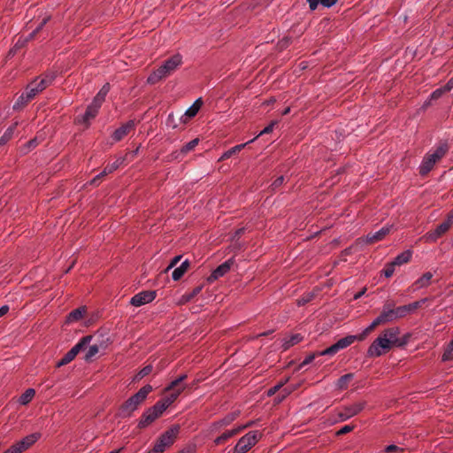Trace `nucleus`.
<instances>
[{
  "mask_svg": "<svg viewBox=\"0 0 453 453\" xmlns=\"http://www.w3.org/2000/svg\"><path fill=\"white\" fill-rule=\"evenodd\" d=\"M181 64L182 58L179 54L167 58L157 69L150 74L147 82L150 84L157 83L161 80L170 76Z\"/></svg>",
  "mask_w": 453,
  "mask_h": 453,
  "instance_id": "nucleus-1",
  "label": "nucleus"
},
{
  "mask_svg": "<svg viewBox=\"0 0 453 453\" xmlns=\"http://www.w3.org/2000/svg\"><path fill=\"white\" fill-rule=\"evenodd\" d=\"M152 365H149L144 366L135 376L136 380H141L143 377L149 375L152 372Z\"/></svg>",
  "mask_w": 453,
  "mask_h": 453,
  "instance_id": "nucleus-42",
  "label": "nucleus"
},
{
  "mask_svg": "<svg viewBox=\"0 0 453 453\" xmlns=\"http://www.w3.org/2000/svg\"><path fill=\"white\" fill-rule=\"evenodd\" d=\"M135 123L134 120H129L123 124L120 127L116 129L112 134V139L114 142L121 141L126 135H127L132 130H134Z\"/></svg>",
  "mask_w": 453,
  "mask_h": 453,
  "instance_id": "nucleus-16",
  "label": "nucleus"
},
{
  "mask_svg": "<svg viewBox=\"0 0 453 453\" xmlns=\"http://www.w3.org/2000/svg\"><path fill=\"white\" fill-rule=\"evenodd\" d=\"M251 425H252V422H250V423H248L245 426H238L237 428L226 431L220 436L217 437L214 440V443L216 445L222 444L225 441H226L228 439H230L231 437H233V436L236 435L237 434L241 433L243 429L250 426Z\"/></svg>",
  "mask_w": 453,
  "mask_h": 453,
  "instance_id": "nucleus-17",
  "label": "nucleus"
},
{
  "mask_svg": "<svg viewBox=\"0 0 453 453\" xmlns=\"http://www.w3.org/2000/svg\"><path fill=\"white\" fill-rule=\"evenodd\" d=\"M442 88L446 92L450 91L453 88V78H451Z\"/></svg>",
  "mask_w": 453,
  "mask_h": 453,
  "instance_id": "nucleus-62",
  "label": "nucleus"
},
{
  "mask_svg": "<svg viewBox=\"0 0 453 453\" xmlns=\"http://www.w3.org/2000/svg\"><path fill=\"white\" fill-rule=\"evenodd\" d=\"M337 1L338 0H307V3L309 4L310 9L314 11L319 4L324 7H331L335 4Z\"/></svg>",
  "mask_w": 453,
  "mask_h": 453,
  "instance_id": "nucleus-27",
  "label": "nucleus"
},
{
  "mask_svg": "<svg viewBox=\"0 0 453 453\" xmlns=\"http://www.w3.org/2000/svg\"><path fill=\"white\" fill-rule=\"evenodd\" d=\"M259 431H250L243 435L233 449V453H246L261 439Z\"/></svg>",
  "mask_w": 453,
  "mask_h": 453,
  "instance_id": "nucleus-5",
  "label": "nucleus"
},
{
  "mask_svg": "<svg viewBox=\"0 0 453 453\" xmlns=\"http://www.w3.org/2000/svg\"><path fill=\"white\" fill-rule=\"evenodd\" d=\"M365 405L366 402L363 401L345 406L342 411L339 412V418L341 421H345L350 418L351 417L358 414L365 409Z\"/></svg>",
  "mask_w": 453,
  "mask_h": 453,
  "instance_id": "nucleus-11",
  "label": "nucleus"
},
{
  "mask_svg": "<svg viewBox=\"0 0 453 453\" xmlns=\"http://www.w3.org/2000/svg\"><path fill=\"white\" fill-rule=\"evenodd\" d=\"M99 352V347L96 344L89 346L84 358L86 361H89Z\"/></svg>",
  "mask_w": 453,
  "mask_h": 453,
  "instance_id": "nucleus-41",
  "label": "nucleus"
},
{
  "mask_svg": "<svg viewBox=\"0 0 453 453\" xmlns=\"http://www.w3.org/2000/svg\"><path fill=\"white\" fill-rule=\"evenodd\" d=\"M385 451L387 453H393V452H403V448H400L396 445H388L386 449H385Z\"/></svg>",
  "mask_w": 453,
  "mask_h": 453,
  "instance_id": "nucleus-55",
  "label": "nucleus"
},
{
  "mask_svg": "<svg viewBox=\"0 0 453 453\" xmlns=\"http://www.w3.org/2000/svg\"><path fill=\"white\" fill-rule=\"evenodd\" d=\"M86 307L85 306H81V307H79L73 311H72L67 318H66V323H73V322H76V321H79L80 319H82L83 315L86 313Z\"/></svg>",
  "mask_w": 453,
  "mask_h": 453,
  "instance_id": "nucleus-22",
  "label": "nucleus"
},
{
  "mask_svg": "<svg viewBox=\"0 0 453 453\" xmlns=\"http://www.w3.org/2000/svg\"><path fill=\"white\" fill-rule=\"evenodd\" d=\"M375 328L374 327H372V324L367 326L363 332L362 334H360L359 335H356L357 336V340L358 341H363L366 338V336L372 333Z\"/></svg>",
  "mask_w": 453,
  "mask_h": 453,
  "instance_id": "nucleus-50",
  "label": "nucleus"
},
{
  "mask_svg": "<svg viewBox=\"0 0 453 453\" xmlns=\"http://www.w3.org/2000/svg\"><path fill=\"white\" fill-rule=\"evenodd\" d=\"M29 101H26V92L22 93L13 105V109H19L25 106Z\"/></svg>",
  "mask_w": 453,
  "mask_h": 453,
  "instance_id": "nucleus-46",
  "label": "nucleus"
},
{
  "mask_svg": "<svg viewBox=\"0 0 453 453\" xmlns=\"http://www.w3.org/2000/svg\"><path fill=\"white\" fill-rule=\"evenodd\" d=\"M288 381V379L284 381H280L279 382L278 384H276L274 387L271 388L270 389H268L267 391V395L269 396H272L274 394H276L277 392H279L282 388L283 386L285 385V383Z\"/></svg>",
  "mask_w": 453,
  "mask_h": 453,
  "instance_id": "nucleus-43",
  "label": "nucleus"
},
{
  "mask_svg": "<svg viewBox=\"0 0 453 453\" xmlns=\"http://www.w3.org/2000/svg\"><path fill=\"white\" fill-rule=\"evenodd\" d=\"M152 391L150 385L142 387L136 394L129 397L119 408L121 417L130 416L138 406L146 399L147 395Z\"/></svg>",
  "mask_w": 453,
  "mask_h": 453,
  "instance_id": "nucleus-3",
  "label": "nucleus"
},
{
  "mask_svg": "<svg viewBox=\"0 0 453 453\" xmlns=\"http://www.w3.org/2000/svg\"><path fill=\"white\" fill-rule=\"evenodd\" d=\"M303 336L300 334H296L291 335L289 338L286 339L282 344V348L284 350L288 349L290 347L297 344L303 340Z\"/></svg>",
  "mask_w": 453,
  "mask_h": 453,
  "instance_id": "nucleus-29",
  "label": "nucleus"
},
{
  "mask_svg": "<svg viewBox=\"0 0 453 453\" xmlns=\"http://www.w3.org/2000/svg\"><path fill=\"white\" fill-rule=\"evenodd\" d=\"M40 437L41 434L39 433L31 434L17 442L16 445L20 449V452H23L31 447Z\"/></svg>",
  "mask_w": 453,
  "mask_h": 453,
  "instance_id": "nucleus-18",
  "label": "nucleus"
},
{
  "mask_svg": "<svg viewBox=\"0 0 453 453\" xmlns=\"http://www.w3.org/2000/svg\"><path fill=\"white\" fill-rule=\"evenodd\" d=\"M412 256V252L411 250H405L403 253L399 254L394 260L393 263L396 266H400L403 264L408 263Z\"/></svg>",
  "mask_w": 453,
  "mask_h": 453,
  "instance_id": "nucleus-28",
  "label": "nucleus"
},
{
  "mask_svg": "<svg viewBox=\"0 0 453 453\" xmlns=\"http://www.w3.org/2000/svg\"><path fill=\"white\" fill-rule=\"evenodd\" d=\"M391 229H392V226H383L382 228H380L379 231H377L375 233L368 234L365 237V242L367 244H372L379 241H381L382 239H384V237L386 235H388L390 233ZM364 242V240H362V239L357 240V242Z\"/></svg>",
  "mask_w": 453,
  "mask_h": 453,
  "instance_id": "nucleus-14",
  "label": "nucleus"
},
{
  "mask_svg": "<svg viewBox=\"0 0 453 453\" xmlns=\"http://www.w3.org/2000/svg\"><path fill=\"white\" fill-rule=\"evenodd\" d=\"M187 374L180 375L174 380H173L168 387L165 388V392L170 402L173 403L178 396L188 388V385L184 383L187 379Z\"/></svg>",
  "mask_w": 453,
  "mask_h": 453,
  "instance_id": "nucleus-7",
  "label": "nucleus"
},
{
  "mask_svg": "<svg viewBox=\"0 0 453 453\" xmlns=\"http://www.w3.org/2000/svg\"><path fill=\"white\" fill-rule=\"evenodd\" d=\"M203 286L200 285L196 287L191 292L185 293L181 296L180 298L178 303L180 305L186 304L187 303L190 302L195 296H196L203 289Z\"/></svg>",
  "mask_w": 453,
  "mask_h": 453,
  "instance_id": "nucleus-26",
  "label": "nucleus"
},
{
  "mask_svg": "<svg viewBox=\"0 0 453 453\" xmlns=\"http://www.w3.org/2000/svg\"><path fill=\"white\" fill-rule=\"evenodd\" d=\"M181 259V256H176L174 257L169 265L167 266L166 270H170L171 268L174 267Z\"/></svg>",
  "mask_w": 453,
  "mask_h": 453,
  "instance_id": "nucleus-58",
  "label": "nucleus"
},
{
  "mask_svg": "<svg viewBox=\"0 0 453 453\" xmlns=\"http://www.w3.org/2000/svg\"><path fill=\"white\" fill-rule=\"evenodd\" d=\"M449 151V145L447 142H440L434 150H430L423 158L419 166V173L422 176L426 175L434 167V165L440 161Z\"/></svg>",
  "mask_w": 453,
  "mask_h": 453,
  "instance_id": "nucleus-2",
  "label": "nucleus"
},
{
  "mask_svg": "<svg viewBox=\"0 0 453 453\" xmlns=\"http://www.w3.org/2000/svg\"><path fill=\"white\" fill-rule=\"evenodd\" d=\"M199 143V139L196 138L183 145L180 149L182 154L185 156L191 150H193Z\"/></svg>",
  "mask_w": 453,
  "mask_h": 453,
  "instance_id": "nucleus-36",
  "label": "nucleus"
},
{
  "mask_svg": "<svg viewBox=\"0 0 453 453\" xmlns=\"http://www.w3.org/2000/svg\"><path fill=\"white\" fill-rule=\"evenodd\" d=\"M394 345L381 334L369 347L368 355L370 357H380L388 351Z\"/></svg>",
  "mask_w": 453,
  "mask_h": 453,
  "instance_id": "nucleus-8",
  "label": "nucleus"
},
{
  "mask_svg": "<svg viewBox=\"0 0 453 453\" xmlns=\"http://www.w3.org/2000/svg\"><path fill=\"white\" fill-rule=\"evenodd\" d=\"M319 352L320 351H318L307 356L305 359L302 362L301 367H303L304 365L311 364L315 359L316 357H320L321 355H319Z\"/></svg>",
  "mask_w": 453,
  "mask_h": 453,
  "instance_id": "nucleus-49",
  "label": "nucleus"
},
{
  "mask_svg": "<svg viewBox=\"0 0 453 453\" xmlns=\"http://www.w3.org/2000/svg\"><path fill=\"white\" fill-rule=\"evenodd\" d=\"M203 105L202 98H198L195 101V103L186 111L185 116L188 118L195 117L201 106Z\"/></svg>",
  "mask_w": 453,
  "mask_h": 453,
  "instance_id": "nucleus-30",
  "label": "nucleus"
},
{
  "mask_svg": "<svg viewBox=\"0 0 453 453\" xmlns=\"http://www.w3.org/2000/svg\"><path fill=\"white\" fill-rule=\"evenodd\" d=\"M393 313L395 319H398L405 317L407 314L411 313L408 308V305H403L399 307H395V303H393Z\"/></svg>",
  "mask_w": 453,
  "mask_h": 453,
  "instance_id": "nucleus-31",
  "label": "nucleus"
},
{
  "mask_svg": "<svg viewBox=\"0 0 453 453\" xmlns=\"http://www.w3.org/2000/svg\"><path fill=\"white\" fill-rule=\"evenodd\" d=\"M75 358V356L70 350L57 363L58 367L69 364Z\"/></svg>",
  "mask_w": 453,
  "mask_h": 453,
  "instance_id": "nucleus-40",
  "label": "nucleus"
},
{
  "mask_svg": "<svg viewBox=\"0 0 453 453\" xmlns=\"http://www.w3.org/2000/svg\"><path fill=\"white\" fill-rule=\"evenodd\" d=\"M165 448L166 447L164 444L160 443L159 441H157L153 447V450H155L157 453H163Z\"/></svg>",
  "mask_w": 453,
  "mask_h": 453,
  "instance_id": "nucleus-57",
  "label": "nucleus"
},
{
  "mask_svg": "<svg viewBox=\"0 0 453 453\" xmlns=\"http://www.w3.org/2000/svg\"><path fill=\"white\" fill-rule=\"evenodd\" d=\"M399 329L397 327H390L383 331L382 334L388 338L394 346H402L403 342L400 341Z\"/></svg>",
  "mask_w": 453,
  "mask_h": 453,
  "instance_id": "nucleus-19",
  "label": "nucleus"
},
{
  "mask_svg": "<svg viewBox=\"0 0 453 453\" xmlns=\"http://www.w3.org/2000/svg\"><path fill=\"white\" fill-rule=\"evenodd\" d=\"M35 395V389L28 388L19 396V403L22 405H26L34 398Z\"/></svg>",
  "mask_w": 453,
  "mask_h": 453,
  "instance_id": "nucleus-32",
  "label": "nucleus"
},
{
  "mask_svg": "<svg viewBox=\"0 0 453 453\" xmlns=\"http://www.w3.org/2000/svg\"><path fill=\"white\" fill-rule=\"evenodd\" d=\"M443 361L453 360V340L448 344L442 355Z\"/></svg>",
  "mask_w": 453,
  "mask_h": 453,
  "instance_id": "nucleus-39",
  "label": "nucleus"
},
{
  "mask_svg": "<svg viewBox=\"0 0 453 453\" xmlns=\"http://www.w3.org/2000/svg\"><path fill=\"white\" fill-rule=\"evenodd\" d=\"M395 266L396 265L393 263V261L391 263L387 264L385 269L383 270L384 275L387 278L391 277L394 274Z\"/></svg>",
  "mask_w": 453,
  "mask_h": 453,
  "instance_id": "nucleus-44",
  "label": "nucleus"
},
{
  "mask_svg": "<svg viewBox=\"0 0 453 453\" xmlns=\"http://www.w3.org/2000/svg\"><path fill=\"white\" fill-rule=\"evenodd\" d=\"M184 155L182 154L181 150H176V151H173L172 154H170L168 156L169 157V161H173V160H181L183 158Z\"/></svg>",
  "mask_w": 453,
  "mask_h": 453,
  "instance_id": "nucleus-53",
  "label": "nucleus"
},
{
  "mask_svg": "<svg viewBox=\"0 0 453 453\" xmlns=\"http://www.w3.org/2000/svg\"><path fill=\"white\" fill-rule=\"evenodd\" d=\"M17 126H18V122H15L11 127H9L6 129V131L4 132V134L1 136L2 141L5 142L10 141L12 139V137L13 136L14 130H15Z\"/></svg>",
  "mask_w": 453,
  "mask_h": 453,
  "instance_id": "nucleus-38",
  "label": "nucleus"
},
{
  "mask_svg": "<svg viewBox=\"0 0 453 453\" xmlns=\"http://www.w3.org/2000/svg\"><path fill=\"white\" fill-rule=\"evenodd\" d=\"M234 420V417H226L219 421L220 426H227Z\"/></svg>",
  "mask_w": 453,
  "mask_h": 453,
  "instance_id": "nucleus-63",
  "label": "nucleus"
},
{
  "mask_svg": "<svg viewBox=\"0 0 453 453\" xmlns=\"http://www.w3.org/2000/svg\"><path fill=\"white\" fill-rule=\"evenodd\" d=\"M355 426H351V425H346L344 426H342L337 433L336 434L337 435H342V434H346L349 432H351L353 429H354Z\"/></svg>",
  "mask_w": 453,
  "mask_h": 453,
  "instance_id": "nucleus-54",
  "label": "nucleus"
},
{
  "mask_svg": "<svg viewBox=\"0 0 453 453\" xmlns=\"http://www.w3.org/2000/svg\"><path fill=\"white\" fill-rule=\"evenodd\" d=\"M157 413L152 411V409L149 408L142 416L138 426L140 428H144L151 424L154 420L157 418Z\"/></svg>",
  "mask_w": 453,
  "mask_h": 453,
  "instance_id": "nucleus-20",
  "label": "nucleus"
},
{
  "mask_svg": "<svg viewBox=\"0 0 453 453\" xmlns=\"http://www.w3.org/2000/svg\"><path fill=\"white\" fill-rule=\"evenodd\" d=\"M277 124L276 121H272L267 127H265L259 134L258 136L267 134L273 132L274 126Z\"/></svg>",
  "mask_w": 453,
  "mask_h": 453,
  "instance_id": "nucleus-52",
  "label": "nucleus"
},
{
  "mask_svg": "<svg viewBox=\"0 0 453 453\" xmlns=\"http://www.w3.org/2000/svg\"><path fill=\"white\" fill-rule=\"evenodd\" d=\"M156 296L157 292L154 290L142 291L131 298L130 303L135 307H140L152 302Z\"/></svg>",
  "mask_w": 453,
  "mask_h": 453,
  "instance_id": "nucleus-12",
  "label": "nucleus"
},
{
  "mask_svg": "<svg viewBox=\"0 0 453 453\" xmlns=\"http://www.w3.org/2000/svg\"><path fill=\"white\" fill-rule=\"evenodd\" d=\"M97 113L98 110L89 104L79 122L85 124L86 127H88L89 126V121L93 119L97 115Z\"/></svg>",
  "mask_w": 453,
  "mask_h": 453,
  "instance_id": "nucleus-23",
  "label": "nucleus"
},
{
  "mask_svg": "<svg viewBox=\"0 0 453 453\" xmlns=\"http://www.w3.org/2000/svg\"><path fill=\"white\" fill-rule=\"evenodd\" d=\"M292 392V388H284L280 390V393L277 396L278 402H281L285 399L290 393Z\"/></svg>",
  "mask_w": 453,
  "mask_h": 453,
  "instance_id": "nucleus-47",
  "label": "nucleus"
},
{
  "mask_svg": "<svg viewBox=\"0 0 453 453\" xmlns=\"http://www.w3.org/2000/svg\"><path fill=\"white\" fill-rule=\"evenodd\" d=\"M234 263V259L233 257L225 261L211 273V274L207 278V281L209 283H212L216 280L226 275L230 271Z\"/></svg>",
  "mask_w": 453,
  "mask_h": 453,
  "instance_id": "nucleus-13",
  "label": "nucleus"
},
{
  "mask_svg": "<svg viewBox=\"0 0 453 453\" xmlns=\"http://www.w3.org/2000/svg\"><path fill=\"white\" fill-rule=\"evenodd\" d=\"M311 296H307V297H302L298 300V305H304L306 304L308 302H310Z\"/></svg>",
  "mask_w": 453,
  "mask_h": 453,
  "instance_id": "nucleus-64",
  "label": "nucleus"
},
{
  "mask_svg": "<svg viewBox=\"0 0 453 453\" xmlns=\"http://www.w3.org/2000/svg\"><path fill=\"white\" fill-rule=\"evenodd\" d=\"M190 266V263L188 259L183 261L181 265L175 268L172 273V278L173 280H179L184 275V273L188 271Z\"/></svg>",
  "mask_w": 453,
  "mask_h": 453,
  "instance_id": "nucleus-24",
  "label": "nucleus"
},
{
  "mask_svg": "<svg viewBox=\"0 0 453 453\" xmlns=\"http://www.w3.org/2000/svg\"><path fill=\"white\" fill-rule=\"evenodd\" d=\"M446 91L444 90V88L441 87V88H439L437 89H435L430 96V99L431 100H437L439 99L443 94H445Z\"/></svg>",
  "mask_w": 453,
  "mask_h": 453,
  "instance_id": "nucleus-51",
  "label": "nucleus"
},
{
  "mask_svg": "<svg viewBox=\"0 0 453 453\" xmlns=\"http://www.w3.org/2000/svg\"><path fill=\"white\" fill-rule=\"evenodd\" d=\"M4 453H21L19 447H17L16 444L12 445L11 448H9L7 450H5Z\"/></svg>",
  "mask_w": 453,
  "mask_h": 453,
  "instance_id": "nucleus-60",
  "label": "nucleus"
},
{
  "mask_svg": "<svg viewBox=\"0 0 453 453\" xmlns=\"http://www.w3.org/2000/svg\"><path fill=\"white\" fill-rule=\"evenodd\" d=\"M453 225V210L449 212L446 219L439 224L433 231H429L424 236L426 242H434L441 237Z\"/></svg>",
  "mask_w": 453,
  "mask_h": 453,
  "instance_id": "nucleus-6",
  "label": "nucleus"
},
{
  "mask_svg": "<svg viewBox=\"0 0 453 453\" xmlns=\"http://www.w3.org/2000/svg\"><path fill=\"white\" fill-rule=\"evenodd\" d=\"M173 403L170 402L168 397L165 395L161 400L157 401L154 406L150 407L152 409V411L157 413V417H160L163 412L172 404Z\"/></svg>",
  "mask_w": 453,
  "mask_h": 453,
  "instance_id": "nucleus-21",
  "label": "nucleus"
},
{
  "mask_svg": "<svg viewBox=\"0 0 453 453\" xmlns=\"http://www.w3.org/2000/svg\"><path fill=\"white\" fill-rule=\"evenodd\" d=\"M433 278V273L430 272H427L424 273L419 279H418L415 282V284L418 288H425L427 287L430 284V280Z\"/></svg>",
  "mask_w": 453,
  "mask_h": 453,
  "instance_id": "nucleus-34",
  "label": "nucleus"
},
{
  "mask_svg": "<svg viewBox=\"0 0 453 453\" xmlns=\"http://www.w3.org/2000/svg\"><path fill=\"white\" fill-rule=\"evenodd\" d=\"M353 373H347L341 376L336 383L339 389H345L348 387L349 382L353 379Z\"/></svg>",
  "mask_w": 453,
  "mask_h": 453,
  "instance_id": "nucleus-33",
  "label": "nucleus"
},
{
  "mask_svg": "<svg viewBox=\"0 0 453 453\" xmlns=\"http://www.w3.org/2000/svg\"><path fill=\"white\" fill-rule=\"evenodd\" d=\"M426 301H427V299L424 298V299H421L419 301H417V302L411 303L410 304H407L408 308L410 310V312H411V311H415L416 309L421 307L422 304L425 303Z\"/></svg>",
  "mask_w": 453,
  "mask_h": 453,
  "instance_id": "nucleus-48",
  "label": "nucleus"
},
{
  "mask_svg": "<svg viewBox=\"0 0 453 453\" xmlns=\"http://www.w3.org/2000/svg\"><path fill=\"white\" fill-rule=\"evenodd\" d=\"M249 142L242 143L239 145H236L230 150H226L220 157L221 160L227 159L231 157L233 155H234L237 152H240Z\"/></svg>",
  "mask_w": 453,
  "mask_h": 453,
  "instance_id": "nucleus-35",
  "label": "nucleus"
},
{
  "mask_svg": "<svg viewBox=\"0 0 453 453\" xmlns=\"http://www.w3.org/2000/svg\"><path fill=\"white\" fill-rule=\"evenodd\" d=\"M50 19V16L44 17L43 19L42 20V22L40 23V25L36 27V31H40Z\"/></svg>",
  "mask_w": 453,
  "mask_h": 453,
  "instance_id": "nucleus-61",
  "label": "nucleus"
},
{
  "mask_svg": "<svg viewBox=\"0 0 453 453\" xmlns=\"http://www.w3.org/2000/svg\"><path fill=\"white\" fill-rule=\"evenodd\" d=\"M284 176H280L278 177L272 184V188L273 190L277 189L278 188H280L283 182H284Z\"/></svg>",
  "mask_w": 453,
  "mask_h": 453,
  "instance_id": "nucleus-56",
  "label": "nucleus"
},
{
  "mask_svg": "<svg viewBox=\"0 0 453 453\" xmlns=\"http://www.w3.org/2000/svg\"><path fill=\"white\" fill-rule=\"evenodd\" d=\"M92 336L87 335L82 337L71 349L70 352H73V354L76 357L77 354L84 349L91 342Z\"/></svg>",
  "mask_w": 453,
  "mask_h": 453,
  "instance_id": "nucleus-25",
  "label": "nucleus"
},
{
  "mask_svg": "<svg viewBox=\"0 0 453 453\" xmlns=\"http://www.w3.org/2000/svg\"><path fill=\"white\" fill-rule=\"evenodd\" d=\"M125 162V157H119L115 162H113L111 165H108L105 166V173H113L115 170H117L120 165H122Z\"/></svg>",
  "mask_w": 453,
  "mask_h": 453,
  "instance_id": "nucleus-37",
  "label": "nucleus"
},
{
  "mask_svg": "<svg viewBox=\"0 0 453 453\" xmlns=\"http://www.w3.org/2000/svg\"><path fill=\"white\" fill-rule=\"evenodd\" d=\"M357 340L356 335H348L344 338L340 339L334 344L326 348V349L319 352V355L334 356L341 349H343L351 345Z\"/></svg>",
  "mask_w": 453,
  "mask_h": 453,
  "instance_id": "nucleus-10",
  "label": "nucleus"
},
{
  "mask_svg": "<svg viewBox=\"0 0 453 453\" xmlns=\"http://www.w3.org/2000/svg\"><path fill=\"white\" fill-rule=\"evenodd\" d=\"M56 75L53 73H47L38 81L34 80L26 88V101H31L35 96L44 90L48 86L51 84Z\"/></svg>",
  "mask_w": 453,
  "mask_h": 453,
  "instance_id": "nucleus-4",
  "label": "nucleus"
},
{
  "mask_svg": "<svg viewBox=\"0 0 453 453\" xmlns=\"http://www.w3.org/2000/svg\"><path fill=\"white\" fill-rule=\"evenodd\" d=\"M179 431L180 426H173L170 429L165 431L157 441H159L160 443L164 444L167 448L174 442V440L177 437Z\"/></svg>",
  "mask_w": 453,
  "mask_h": 453,
  "instance_id": "nucleus-15",
  "label": "nucleus"
},
{
  "mask_svg": "<svg viewBox=\"0 0 453 453\" xmlns=\"http://www.w3.org/2000/svg\"><path fill=\"white\" fill-rule=\"evenodd\" d=\"M394 320L395 319L393 313V303L386 302L380 314L371 324L372 327L376 328L380 325H384Z\"/></svg>",
  "mask_w": 453,
  "mask_h": 453,
  "instance_id": "nucleus-9",
  "label": "nucleus"
},
{
  "mask_svg": "<svg viewBox=\"0 0 453 453\" xmlns=\"http://www.w3.org/2000/svg\"><path fill=\"white\" fill-rule=\"evenodd\" d=\"M104 101L99 100L97 96H95L93 102L90 104L91 106L95 107L96 109L99 110Z\"/></svg>",
  "mask_w": 453,
  "mask_h": 453,
  "instance_id": "nucleus-59",
  "label": "nucleus"
},
{
  "mask_svg": "<svg viewBox=\"0 0 453 453\" xmlns=\"http://www.w3.org/2000/svg\"><path fill=\"white\" fill-rule=\"evenodd\" d=\"M109 90H110V85H109V83H106L103 86V88L100 89V91L96 94V96H97L99 100L104 101L105 96L108 94Z\"/></svg>",
  "mask_w": 453,
  "mask_h": 453,
  "instance_id": "nucleus-45",
  "label": "nucleus"
}]
</instances>
